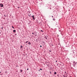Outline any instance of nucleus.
Listing matches in <instances>:
<instances>
[{
  "label": "nucleus",
  "instance_id": "nucleus-1",
  "mask_svg": "<svg viewBox=\"0 0 77 77\" xmlns=\"http://www.w3.org/2000/svg\"><path fill=\"white\" fill-rule=\"evenodd\" d=\"M31 17H32V19H33V20H35V16L33 15L32 16H31Z\"/></svg>",
  "mask_w": 77,
  "mask_h": 77
},
{
  "label": "nucleus",
  "instance_id": "nucleus-2",
  "mask_svg": "<svg viewBox=\"0 0 77 77\" xmlns=\"http://www.w3.org/2000/svg\"><path fill=\"white\" fill-rule=\"evenodd\" d=\"M0 7H1V8H3V6H4L3 4H0Z\"/></svg>",
  "mask_w": 77,
  "mask_h": 77
},
{
  "label": "nucleus",
  "instance_id": "nucleus-3",
  "mask_svg": "<svg viewBox=\"0 0 77 77\" xmlns=\"http://www.w3.org/2000/svg\"><path fill=\"white\" fill-rule=\"evenodd\" d=\"M61 45H60V44H58L57 45V47H60Z\"/></svg>",
  "mask_w": 77,
  "mask_h": 77
},
{
  "label": "nucleus",
  "instance_id": "nucleus-4",
  "mask_svg": "<svg viewBox=\"0 0 77 77\" xmlns=\"http://www.w3.org/2000/svg\"><path fill=\"white\" fill-rule=\"evenodd\" d=\"M28 44H29V45H30L31 44V43L30 42H28Z\"/></svg>",
  "mask_w": 77,
  "mask_h": 77
},
{
  "label": "nucleus",
  "instance_id": "nucleus-5",
  "mask_svg": "<svg viewBox=\"0 0 77 77\" xmlns=\"http://www.w3.org/2000/svg\"><path fill=\"white\" fill-rule=\"evenodd\" d=\"M13 32H16V30H14Z\"/></svg>",
  "mask_w": 77,
  "mask_h": 77
},
{
  "label": "nucleus",
  "instance_id": "nucleus-6",
  "mask_svg": "<svg viewBox=\"0 0 77 77\" xmlns=\"http://www.w3.org/2000/svg\"><path fill=\"white\" fill-rule=\"evenodd\" d=\"M57 74V73H56V72H54V74L55 75H56V74Z\"/></svg>",
  "mask_w": 77,
  "mask_h": 77
},
{
  "label": "nucleus",
  "instance_id": "nucleus-7",
  "mask_svg": "<svg viewBox=\"0 0 77 77\" xmlns=\"http://www.w3.org/2000/svg\"><path fill=\"white\" fill-rule=\"evenodd\" d=\"M23 48V46H21L20 47V49H21V48Z\"/></svg>",
  "mask_w": 77,
  "mask_h": 77
},
{
  "label": "nucleus",
  "instance_id": "nucleus-8",
  "mask_svg": "<svg viewBox=\"0 0 77 77\" xmlns=\"http://www.w3.org/2000/svg\"><path fill=\"white\" fill-rule=\"evenodd\" d=\"M52 18H55V17H54L53 16H52Z\"/></svg>",
  "mask_w": 77,
  "mask_h": 77
},
{
  "label": "nucleus",
  "instance_id": "nucleus-9",
  "mask_svg": "<svg viewBox=\"0 0 77 77\" xmlns=\"http://www.w3.org/2000/svg\"><path fill=\"white\" fill-rule=\"evenodd\" d=\"M53 21H55V19H54V18H53Z\"/></svg>",
  "mask_w": 77,
  "mask_h": 77
},
{
  "label": "nucleus",
  "instance_id": "nucleus-10",
  "mask_svg": "<svg viewBox=\"0 0 77 77\" xmlns=\"http://www.w3.org/2000/svg\"><path fill=\"white\" fill-rule=\"evenodd\" d=\"M65 74H66V75L67 74H68V73H66V72H65Z\"/></svg>",
  "mask_w": 77,
  "mask_h": 77
},
{
  "label": "nucleus",
  "instance_id": "nucleus-11",
  "mask_svg": "<svg viewBox=\"0 0 77 77\" xmlns=\"http://www.w3.org/2000/svg\"><path fill=\"white\" fill-rule=\"evenodd\" d=\"M22 71H23V70L21 69L20 71V72H22Z\"/></svg>",
  "mask_w": 77,
  "mask_h": 77
},
{
  "label": "nucleus",
  "instance_id": "nucleus-12",
  "mask_svg": "<svg viewBox=\"0 0 77 77\" xmlns=\"http://www.w3.org/2000/svg\"><path fill=\"white\" fill-rule=\"evenodd\" d=\"M57 77H59V74L57 75Z\"/></svg>",
  "mask_w": 77,
  "mask_h": 77
},
{
  "label": "nucleus",
  "instance_id": "nucleus-13",
  "mask_svg": "<svg viewBox=\"0 0 77 77\" xmlns=\"http://www.w3.org/2000/svg\"><path fill=\"white\" fill-rule=\"evenodd\" d=\"M12 28H13V29H15V28H14V26H12Z\"/></svg>",
  "mask_w": 77,
  "mask_h": 77
},
{
  "label": "nucleus",
  "instance_id": "nucleus-14",
  "mask_svg": "<svg viewBox=\"0 0 77 77\" xmlns=\"http://www.w3.org/2000/svg\"><path fill=\"white\" fill-rule=\"evenodd\" d=\"M49 52H51V50H49Z\"/></svg>",
  "mask_w": 77,
  "mask_h": 77
},
{
  "label": "nucleus",
  "instance_id": "nucleus-15",
  "mask_svg": "<svg viewBox=\"0 0 77 77\" xmlns=\"http://www.w3.org/2000/svg\"><path fill=\"white\" fill-rule=\"evenodd\" d=\"M63 76L64 77H65V76L64 75H63Z\"/></svg>",
  "mask_w": 77,
  "mask_h": 77
},
{
  "label": "nucleus",
  "instance_id": "nucleus-16",
  "mask_svg": "<svg viewBox=\"0 0 77 77\" xmlns=\"http://www.w3.org/2000/svg\"><path fill=\"white\" fill-rule=\"evenodd\" d=\"M41 32H44V31L42 30H41Z\"/></svg>",
  "mask_w": 77,
  "mask_h": 77
},
{
  "label": "nucleus",
  "instance_id": "nucleus-17",
  "mask_svg": "<svg viewBox=\"0 0 77 77\" xmlns=\"http://www.w3.org/2000/svg\"><path fill=\"white\" fill-rule=\"evenodd\" d=\"M29 42V41H27L26 42H25V43H27V42Z\"/></svg>",
  "mask_w": 77,
  "mask_h": 77
},
{
  "label": "nucleus",
  "instance_id": "nucleus-18",
  "mask_svg": "<svg viewBox=\"0 0 77 77\" xmlns=\"http://www.w3.org/2000/svg\"><path fill=\"white\" fill-rule=\"evenodd\" d=\"M40 70H42V69H40Z\"/></svg>",
  "mask_w": 77,
  "mask_h": 77
},
{
  "label": "nucleus",
  "instance_id": "nucleus-19",
  "mask_svg": "<svg viewBox=\"0 0 77 77\" xmlns=\"http://www.w3.org/2000/svg\"><path fill=\"white\" fill-rule=\"evenodd\" d=\"M49 72L50 74H51V72Z\"/></svg>",
  "mask_w": 77,
  "mask_h": 77
},
{
  "label": "nucleus",
  "instance_id": "nucleus-20",
  "mask_svg": "<svg viewBox=\"0 0 77 77\" xmlns=\"http://www.w3.org/2000/svg\"><path fill=\"white\" fill-rule=\"evenodd\" d=\"M28 16H29V17H30V15H28Z\"/></svg>",
  "mask_w": 77,
  "mask_h": 77
},
{
  "label": "nucleus",
  "instance_id": "nucleus-21",
  "mask_svg": "<svg viewBox=\"0 0 77 77\" xmlns=\"http://www.w3.org/2000/svg\"><path fill=\"white\" fill-rule=\"evenodd\" d=\"M45 39H47V37L45 38Z\"/></svg>",
  "mask_w": 77,
  "mask_h": 77
},
{
  "label": "nucleus",
  "instance_id": "nucleus-22",
  "mask_svg": "<svg viewBox=\"0 0 77 77\" xmlns=\"http://www.w3.org/2000/svg\"><path fill=\"white\" fill-rule=\"evenodd\" d=\"M15 35H17V34H15Z\"/></svg>",
  "mask_w": 77,
  "mask_h": 77
},
{
  "label": "nucleus",
  "instance_id": "nucleus-23",
  "mask_svg": "<svg viewBox=\"0 0 77 77\" xmlns=\"http://www.w3.org/2000/svg\"><path fill=\"white\" fill-rule=\"evenodd\" d=\"M40 47H42V46L40 45Z\"/></svg>",
  "mask_w": 77,
  "mask_h": 77
},
{
  "label": "nucleus",
  "instance_id": "nucleus-24",
  "mask_svg": "<svg viewBox=\"0 0 77 77\" xmlns=\"http://www.w3.org/2000/svg\"><path fill=\"white\" fill-rule=\"evenodd\" d=\"M4 17H6V15H4Z\"/></svg>",
  "mask_w": 77,
  "mask_h": 77
},
{
  "label": "nucleus",
  "instance_id": "nucleus-25",
  "mask_svg": "<svg viewBox=\"0 0 77 77\" xmlns=\"http://www.w3.org/2000/svg\"><path fill=\"white\" fill-rule=\"evenodd\" d=\"M57 62V60L56 61V62Z\"/></svg>",
  "mask_w": 77,
  "mask_h": 77
},
{
  "label": "nucleus",
  "instance_id": "nucleus-26",
  "mask_svg": "<svg viewBox=\"0 0 77 77\" xmlns=\"http://www.w3.org/2000/svg\"><path fill=\"white\" fill-rule=\"evenodd\" d=\"M32 34H33L34 35V33H32Z\"/></svg>",
  "mask_w": 77,
  "mask_h": 77
},
{
  "label": "nucleus",
  "instance_id": "nucleus-27",
  "mask_svg": "<svg viewBox=\"0 0 77 77\" xmlns=\"http://www.w3.org/2000/svg\"><path fill=\"white\" fill-rule=\"evenodd\" d=\"M28 69H27V70H28Z\"/></svg>",
  "mask_w": 77,
  "mask_h": 77
},
{
  "label": "nucleus",
  "instance_id": "nucleus-28",
  "mask_svg": "<svg viewBox=\"0 0 77 77\" xmlns=\"http://www.w3.org/2000/svg\"><path fill=\"white\" fill-rule=\"evenodd\" d=\"M67 47H69V46H67Z\"/></svg>",
  "mask_w": 77,
  "mask_h": 77
},
{
  "label": "nucleus",
  "instance_id": "nucleus-29",
  "mask_svg": "<svg viewBox=\"0 0 77 77\" xmlns=\"http://www.w3.org/2000/svg\"><path fill=\"white\" fill-rule=\"evenodd\" d=\"M38 71H40V70H39Z\"/></svg>",
  "mask_w": 77,
  "mask_h": 77
},
{
  "label": "nucleus",
  "instance_id": "nucleus-30",
  "mask_svg": "<svg viewBox=\"0 0 77 77\" xmlns=\"http://www.w3.org/2000/svg\"><path fill=\"white\" fill-rule=\"evenodd\" d=\"M66 77H67V75H66Z\"/></svg>",
  "mask_w": 77,
  "mask_h": 77
},
{
  "label": "nucleus",
  "instance_id": "nucleus-31",
  "mask_svg": "<svg viewBox=\"0 0 77 77\" xmlns=\"http://www.w3.org/2000/svg\"><path fill=\"white\" fill-rule=\"evenodd\" d=\"M53 45H52V46H53Z\"/></svg>",
  "mask_w": 77,
  "mask_h": 77
},
{
  "label": "nucleus",
  "instance_id": "nucleus-32",
  "mask_svg": "<svg viewBox=\"0 0 77 77\" xmlns=\"http://www.w3.org/2000/svg\"><path fill=\"white\" fill-rule=\"evenodd\" d=\"M76 64V63H75V65Z\"/></svg>",
  "mask_w": 77,
  "mask_h": 77
},
{
  "label": "nucleus",
  "instance_id": "nucleus-33",
  "mask_svg": "<svg viewBox=\"0 0 77 77\" xmlns=\"http://www.w3.org/2000/svg\"><path fill=\"white\" fill-rule=\"evenodd\" d=\"M2 29H3V27H2Z\"/></svg>",
  "mask_w": 77,
  "mask_h": 77
},
{
  "label": "nucleus",
  "instance_id": "nucleus-34",
  "mask_svg": "<svg viewBox=\"0 0 77 77\" xmlns=\"http://www.w3.org/2000/svg\"><path fill=\"white\" fill-rule=\"evenodd\" d=\"M52 35H54V34H53Z\"/></svg>",
  "mask_w": 77,
  "mask_h": 77
},
{
  "label": "nucleus",
  "instance_id": "nucleus-35",
  "mask_svg": "<svg viewBox=\"0 0 77 77\" xmlns=\"http://www.w3.org/2000/svg\"><path fill=\"white\" fill-rule=\"evenodd\" d=\"M74 63H75V62H74Z\"/></svg>",
  "mask_w": 77,
  "mask_h": 77
},
{
  "label": "nucleus",
  "instance_id": "nucleus-36",
  "mask_svg": "<svg viewBox=\"0 0 77 77\" xmlns=\"http://www.w3.org/2000/svg\"><path fill=\"white\" fill-rule=\"evenodd\" d=\"M0 73H1V72H0Z\"/></svg>",
  "mask_w": 77,
  "mask_h": 77
},
{
  "label": "nucleus",
  "instance_id": "nucleus-37",
  "mask_svg": "<svg viewBox=\"0 0 77 77\" xmlns=\"http://www.w3.org/2000/svg\"><path fill=\"white\" fill-rule=\"evenodd\" d=\"M18 8H19V7H18Z\"/></svg>",
  "mask_w": 77,
  "mask_h": 77
}]
</instances>
